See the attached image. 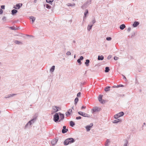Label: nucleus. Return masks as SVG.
I'll list each match as a JSON object with an SVG mask.
<instances>
[{
	"instance_id": "1",
	"label": "nucleus",
	"mask_w": 146,
	"mask_h": 146,
	"mask_svg": "<svg viewBox=\"0 0 146 146\" xmlns=\"http://www.w3.org/2000/svg\"><path fill=\"white\" fill-rule=\"evenodd\" d=\"M75 140L73 138H69L66 139L64 142V145H68L70 143H73L75 142Z\"/></svg>"
},
{
	"instance_id": "2",
	"label": "nucleus",
	"mask_w": 146,
	"mask_h": 146,
	"mask_svg": "<svg viewBox=\"0 0 146 146\" xmlns=\"http://www.w3.org/2000/svg\"><path fill=\"white\" fill-rule=\"evenodd\" d=\"M36 120V117H35L33 119L29 121L26 125L25 127H27L29 125H31Z\"/></svg>"
},
{
	"instance_id": "3",
	"label": "nucleus",
	"mask_w": 146,
	"mask_h": 146,
	"mask_svg": "<svg viewBox=\"0 0 146 146\" xmlns=\"http://www.w3.org/2000/svg\"><path fill=\"white\" fill-rule=\"evenodd\" d=\"M124 114V112L123 111L120 112L119 113L115 114L114 116V117L115 119H117L119 117L123 116Z\"/></svg>"
},
{
	"instance_id": "4",
	"label": "nucleus",
	"mask_w": 146,
	"mask_h": 146,
	"mask_svg": "<svg viewBox=\"0 0 146 146\" xmlns=\"http://www.w3.org/2000/svg\"><path fill=\"white\" fill-rule=\"evenodd\" d=\"M59 119V116L58 113H56L54 116L53 120L55 122H57Z\"/></svg>"
},
{
	"instance_id": "5",
	"label": "nucleus",
	"mask_w": 146,
	"mask_h": 146,
	"mask_svg": "<svg viewBox=\"0 0 146 146\" xmlns=\"http://www.w3.org/2000/svg\"><path fill=\"white\" fill-rule=\"evenodd\" d=\"M78 113L79 115L83 116L84 117H89L90 115H88L86 113L84 112H83L82 111H78Z\"/></svg>"
},
{
	"instance_id": "6",
	"label": "nucleus",
	"mask_w": 146,
	"mask_h": 146,
	"mask_svg": "<svg viewBox=\"0 0 146 146\" xmlns=\"http://www.w3.org/2000/svg\"><path fill=\"white\" fill-rule=\"evenodd\" d=\"M93 123H91L90 125H88L85 127V128L86 129V130L87 131H90L91 129V128L93 126Z\"/></svg>"
},
{
	"instance_id": "7",
	"label": "nucleus",
	"mask_w": 146,
	"mask_h": 146,
	"mask_svg": "<svg viewBox=\"0 0 146 146\" xmlns=\"http://www.w3.org/2000/svg\"><path fill=\"white\" fill-rule=\"evenodd\" d=\"M103 96L101 95H99L98 98L99 101L101 103L104 104L105 102V101L104 100H102V97Z\"/></svg>"
},
{
	"instance_id": "8",
	"label": "nucleus",
	"mask_w": 146,
	"mask_h": 146,
	"mask_svg": "<svg viewBox=\"0 0 146 146\" xmlns=\"http://www.w3.org/2000/svg\"><path fill=\"white\" fill-rule=\"evenodd\" d=\"M101 108H99L97 107H94L93 108L92 110L94 112L99 111H100Z\"/></svg>"
},
{
	"instance_id": "9",
	"label": "nucleus",
	"mask_w": 146,
	"mask_h": 146,
	"mask_svg": "<svg viewBox=\"0 0 146 146\" xmlns=\"http://www.w3.org/2000/svg\"><path fill=\"white\" fill-rule=\"evenodd\" d=\"M22 3H19L17 4L16 5H15L13 7V8L16 9H19L22 6Z\"/></svg>"
},
{
	"instance_id": "10",
	"label": "nucleus",
	"mask_w": 146,
	"mask_h": 146,
	"mask_svg": "<svg viewBox=\"0 0 146 146\" xmlns=\"http://www.w3.org/2000/svg\"><path fill=\"white\" fill-rule=\"evenodd\" d=\"M58 113L60 115V119L59 120V121L60 122L61 121H62L64 119V115L63 114L61 113L60 112H59Z\"/></svg>"
},
{
	"instance_id": "11",
	"label": "nucleus",
	"mask_w": 146,
	"mask_h": 146,
	"mask_svg": "<svg viewBox=\"0 0 146 146\" xmlns=\"http://www.w3.org/2000/svg\"><path fill=\"white\" fill-rule=\"evenodd\" d=\"M63 129L62 130V132L63 133H64L67 132L68 130L66 128V126H63Z\"/></svg>"
},
{
	"instance_id": "12",
	"label": "nucleus",
	"mask_w": 146,
	"mask_h": 146,
	"mask_svg": "<svg viewBox=\"0 0 146 146\" xmlns=\"http://www.w3.org/2000/svg\"><path fill=\"white\" fill-rule=\"evenodd\" d=\"M88 7V3L86 2V3L84 4L81 7L83 9H84L85 8L87 7Z\"/></svg>"
},
{
	"instance_id": "13",
	"label": "nucleus",
	"mask_w": 146,
	"mask_h": 146,
	"mask_svg": "<svg viewBox=\"0 0 146 146\" xmlns=\"http://www.w3.org/2000/svg\"><path fill=\"white\" fill-rule=\"evenodd\" d=\"M58 141V139H55L51 141V143L53 145H54L57 143Z\"/></svg>"
},
{
	"instance_id": "14",
	"label": "nucleus",
	"mask_w": 146,
	"mask_h": 146,
	"mask_svg": "<svg viewBox=\"0 0 146 146\" xmlns=\"http://www.w3.org/2000/svg\"><path fill=\"white\" fill-rule=\"evenodd\" d=\"M29 18L31 20L32 23L33 24L36 19L35 17L33 16H30Z\"/></svg>"
},
{
	"instance_id": "15",
	"label": "nucleus",
	"mask_w": 146,
	"mask_h": 146,
	"mask_svg": "<svg viewBox=\"0 0 146 146\" xmlns=\"http://www.w3.org/2000/svg\"><path fill=\"white\" fill-rule=\"evenodd\" d=\"M139 23L137 21H135L133 25V26L134 27H136L139 25Z\"/></svg>"
},
{
	"instance_id": "16",
	"label": "nucleus",
	"mask_w": 146,
	"mask_h": 146,
	"mask_svg": "<svg viewBox=\"0 0 146 146\" xmlns=\"http://www.w3.org/2000/svg\"><path fill=\"white\" fill-rule=\"evenodd\" d=\"M72 111V110L71 109H69L67 112L66 113V115L67 116H68V115L70 114V113Z\"/></svg>"
},
{
	"instance_id": "17",
	"label": "nucleus",
	"mask_w": 146,
	"mask_h": 146,
	"mask_svg": "<svg viewBox=\"0 0 146 146\" xmlns=\"http://www.w3.org/2000/svg\"><path fill=\"white\" fill-rule=\"evenodd\" d=\"M92 26V24H90V25H88L87 27L88 30L89 31H90L91 29Z\"/></svg>"
},
{
	"instance_id": "18",
	"label": "nucleus",
	"mask_w": 146,
	"mask_h": 146,
	"mask_svg": "<svg viewBox=\"0 0 146 146\" xmlns=\"http://www.w3.org/2000/svg\"><path fill=\"white\" fill-rule=\"evenodd\" d=\"M90 63V60L88 59H86V62H85V64L87 66H88L89 65V63Z\"/></svg>"
},
{
	"instance_id": "19",
	"label": "nucleus",
	"mask_w": 146,
	"mask_h": 146,
	"mask_svg": "<svg viewBox=\"0 0 146 146\" xmlns=\"http://www.w3.org/2000/svg\"><path fill=\"white\" fill-rule=\"evenodd\" d=\"M121 121V120L120 119H117L114 120L113 122L114 123H117Z\"/></svg>"
},
{
	"instance_id": "20",
	"label": "nucleus",
	"mask_w": 146,
	"mask_h": 146,
	"mask_svg": "<svg viewBox=\"0 0 146 146\" xmlns=\"http://www.w3.org/2000/svg\"><path fill=\"white\" fill-rule=\"evenodd\" d=\"M125 27V25L122 24L120 26L119 28L121 30H123Z\"/></svg>"
},
{
	"instance_id": "21",
	"label": "nucleus",
	"mask_w": 146,
	"mask_h": 146,
	"mask_svg": "<svg viewBox=\"0 0 146 146\" xmlns=\"http://www.w3.org/2000/svg\"><path fill=\"white\" fill-rule=\"evenodd\" d=\"M17 12V11L15 9H13L11 11L12 14L13 15Z\"/></svg>"
},
{
	"instance_id": "22",
	"label": "nucleus",
	"mask_w": 146,
	"mask_h": 146,
	"mask_svg": "<svg viewBox=\"0 0 146 146\" xmlns=\"http://www.w3.org/2000/svg\"><path fill=\"white\" fill-rule=\"evenodd\" d=\"M98 60H102L104 59V56L103 55H99L98 56Z\"/></svg>"
},
{
	"instance_id": "23",
	"label": "nucleus",
	"mask_w": 146,
	"mask_h": 146,
	"mask_svg": "<svg viewBox=\"0 0 146 146\" xmlns=\"http://www.w3.org/2000/svg\"><path fill=\"white\" fill-rule=\"evenodd\" d=\"M58 107L56 106H54L53 107V109L55 112H57L58 111Z\"/></svg>"
},
{
	"instance_id": "24",
	"label": "nucleus",
	"mask_w": 146,
	"mask_h": 146,
	"mask_svg": "<svg viewBox=\"0 0 146 146\" xmlns=\"http://www.w3.org/2000/svg\"><path fill=\"white\" fill-rule=\"evenodd\" d=\"M55 66H53L50 69V71L51 72H54L55 69Z\"/></svg>"
},
{
	"instance_id": "25",
	"label": "nucleus",
	"mask_w": 146,
	"mask_h": 146,
	"mask_svg": "<svg viewBox=\"0 0 146 146\" xmlns=\"http://www.w3.org/2000/svg\"><path fill=\"white\" fill-rule=\"evenodd\" d=\"M66 5L68 6L73 7L75 6V4L74 3H73L72 4L70 3H68Z\"/></svg>"
},
{
	"instance_id": "26",
	"label": "nucleus",
	"mask_w": 146,
	"mask_h": 146,
	"mask_svg": "<svg viewBox=\"0 0 146 146\" xmlns=\"http://www.w3.org/2000/svg\"><path fill=\"white\" fill-rule=\"evenodd\" d=\"M14 43L18 44H22V43L21 42L17 40H15L14 41Z\"/></svg>"
},
{
	"instance_id": "27",
	"label": "nucleus",
	"mask_w": 146,
	"mask_h": 146,
	"mask_svg": "<svg viewBox=\"0 0 146 146\" xmlns=\"http://www.w3.org/2000/svg\"><path fill=\"white\" fill-rule=\"evenodd\" d=\"M88 11L87 9H86V11L84 13V19H83V20H84V18L85 17H86V15H87L88 13Z\"/></svg>"
},
{
	"instance_id": "28",
	"label": "nucleus",
	"mask_w": 146,
	"mask_h": 146,
	"mask_svg": "<svg viewBox=\"0 0 146 146\" xmlns=\"http://www.w3.org/2000/svg\"><path fill=\"white\" fill-rule=\"evenodd\" d=\"M110 87L108 86L106 87L105 89H104V90L105 92H108V91H109L110 90Z\"/></svg>"
},
{
	"instance_id": "29",
	"label": "nucleus",
	"mask_w": 146,
	"mask_h": 146,
	"mask_svg": "<svg viewBox=\"0 0 146 146\" xmlns=\"http://www.w3.org/2000/svg\"><path fill=\"white\" fill-rule=\"evenodd\" d=\"M75 125V123L72 121L70 122V125L71 127H73Z\"/></svg>"
},
{
	"instance_id": "30",
	"label": "nucleus",
	"mask_w": 146,
	"mask_h": 146,
	"mask_svg": "<svg viewBox=\"0 0 146 146\" xmlns=\"http://www.w3.org/2000/svg\"><path fill=\"white\" fill-rule=\"evenodd\" d=\"M110 70L109 68L108 67H106L105 68V72H109Z\"/></svg>"
},
{
	"instance_id": "31",
	"label": "nucleus",
	"mask_w": 146,
	"mask_h": 146,
	"mask_svg": "<svg viewBox=\"0 0 146 146\" xmlns=\"http://www.w3.org/2000/svg\"><path fill=\"white\" fill-rule=\"evenodd\" d=\"M124 87V85H123L122 84H119V85H117V86H113V88H115V87L118 88V87Z\"/></svg>"
},
{
	"instance_id": "32",
	"label": "nucleus",
	"mask_w": 146,
	"mask_h": 146,
	"mask_svg": "<svg viewBox=\"0 0 146 146\" xmlns=\"http://www.w3.org/2000/svg\"><path fill=\"white\" fill-rule=\"evenodd\" d=\"M96 22V21H95V18H94L93 19V20L92 21V22H90V24H94V23H95Z\"/></svg>"
},
{
	"instance_id": "33",
	"label": "nucleus",
	"mask_w": 146,
	"mask_h": 146,
	"mask_svg": "<svg viewBox=\"0 0 146 146\" xmlns=\"http://www.w3.org/2000/svg\"><path fill=\"white\" fill-rule=\"evenodd\" d=\"M78 98L76 97L75 98L74 101H75V104L76 105L78 102Z\"/></svg>"
},
{
	"instance_id": "34",
	"label": "nucleus",
	"mask_w": 146,
	"mask_h": 146,
	"mask_svg": "<svg viewBox=\"0 0 146 146\" xmlns=\"http://www.w3.org/2000/svg\"><path fill=\"white\" fill-rule=\"evenodd\" d=\"M54 0H46L47 3L51 4L53 1Z\"/></svg>"
},
{
	"instance_id": "35",
	"label": "nucleus",
	"mask_w": 146,
	"mask_h": 146,
	"mask_svg": "<svg viewBox=\"0 0 146 146\" xmlns=\"http://www.w3.org/2000/svg\"><path fill=\"white\" fill-rule=\"evenodd\" d=\"M46 7L48 9H50L51 8V6L48 5V4H46Z\"/></svg>"
},
{
	"instance_id": "36",
	"label": "nucleus",
	"mask_w": 146,
	"mask_h": 146,
	"mask_svg": "<svg viewBox=\"0 0 146 146\" xmlns=\"http://www.w3.org/2000/svg\"><path fill=\"white\" fill-rule=\"evenodd\" d=\"M81 60H80V59H78L77 60V62L79 63V65H81L82 64V62H81Z\"/></svg>"
},
{
	"instance_id": "37",
	"label": "nucleus",
	"mask_w": 146,
	"mask_h": 146,
	"mask_svg": "<svg viewBox=\"0 0 146 146\" xmlns=\"http://www.w3.org/2000/svg\"><path fill=\"white\" fill-rule=\"evenodd\" d=\"M15 95V94H9V96H8L7 97H6V98H9L10 97L12 96H14Z\"/></svg>"
},
{
	"instance_id": "38",
	"label": "nucleus",
	"mask_w": 146,
	"mask_h": 146,
	"mask_svg": "<svg viewBox=\"0 0 146 146\" xmlns=\"http://www.w3.org/2000/svg\"><path fill=\"white\" fill-rule=\"evenodd\" d=\"M106 40L108 41L110 40H111V38L110 37H108L106 38Z\"/></svg>"
},
{
	"instance_id": "39",
	"label": "nucleus",
	"mask_w": 146,
	"mask_h": 146,
	"mask_svg": "<svg viewBox=\"0 0 146 146\" xmlns=\"http://www.w3.org/2000/svg\"><path fill=\"white\" fill-rule=\"evenodd\" d=\"M110 142V141L108 139H107L106 141L107 143L105 145L106 146H108V143Z\"/></svg>"
},
{
	"instance_id": "40",
	"label": "nucleus",
	"mask_w": 146,
	"mask_h": 146,
	"mask_svg": "<svg viewBox=\"0 0 146 146\" xmlns=\"http://www.w3.org/2000/svg\"><path fill=\"white\" fill-rule=\"evenodd\" d=\"M128 143V142L127 140L126 141V143L124 144L123 146H127V145Z\"/></svg>"
},
{
	"instance_id": "41",
	"label": "nucleus",
	"mask_w": 146,
	"mask_h": 146,
	"mask_svg": "<svg viewBox=\"0 0 146 146\" xmlns=\"http://www.w3.org/2000/svg\"><path fill=\"white\" fill-rule=\"evenodd\" d=\"M71 53L70 52V51H68L66 53V54L67 55H71Z\"/></svg>"
},
{
	"instance_id": "42",
	"label": "nucleus",
	"mask_w": 146,
	"mask_h": 146,
	"mask_svg": "<svg viewBox=\"0 0 146 146\" xmlns=\"http://www.w3.org/2000/svg\"><path fill=\"white\" fill-rule=\"evenodd\" d=\"M10 28L11 29L14 30H15L16 29H15V28L14 27H10Z\"/></svg>"
},
{
	"instance_id": "43",
	"label": "nucleus",
	"mask_w": 146,
	"mask_h": 146,
	"mask_svg": "<svg viewBox=\"0 0 146 146\" xmlns=\"http://www.w3.org/2000/svg\"><path fill=\"white\" fill-rule=\"evenodd\" d=\"M6 17H4L2 19L3 21H5L6 20Z\"/></svg>"
},
{
	"instance_id": "44",
	"label": "nucleus",
	"mask_w": 146,
	"mask_h": 146,
	"mask_svg": "<svg viewBox=\"0 0 146 146\" xmlns=\"http://www.w3.org/2000/svg\"><path fill=\"white\" fill-rule=\"evenodd\" d=\"M81 118V117L80 116L76 117V119L77 120L80 119Z\"/></svg>"
},
{
	"instance_id": "45",
	"label": "nucleus",
	"mask_w": 146,
	"mask_h": 146,
	"mask_svg": "<svg viewBox=\"0 0 146 146\" xmlns=\"http://www.w3.org/2000/svg\"><path fill=\"white\" fill-rule=\"evenodd\" d=\"M81 93L79 92H78L77 94V96L78 97H79L80 96Z\"/></svg>"
},
{
	"instance_id": "46",
	"label": "nucleus",
	"mask_w": 146,
	"mask_h": 146,
	"mask_svg": "<svg viewBox=\"0 0 146 146\" xmlns=\"http://www.w3.org/2000/svg\"><path fill=\"white\" fill-rule=\"evenodd\" d=\"M119 58L116 56H114V59L115 60H117Z\"/></svg>"
},
{
	"instance_id": "47",
	"label": "nucleus",
	"mask_w": 146,
	"mask_h": 146,
	"mask_svg": "<svg viewBox=\"0 0 146 146\" xmlns=\"http://www.w3.org/2000/svg\"><path fill=\"white\" fill-rule=\"evenodd\" d=\"M84 59V57L82 56H81L80 58L79 59L81 60H82Z\"/></svg>"
},
{
	"instance_id": "48",
	"label": "nucleus",
	"mask_w": 146,
	"mask_h": 146,
	"mask_svg": "<svg viewBox=\"0 0 146 146\" xmlns=\"http://www.w3.org/2000/svg\"><path fill=\"white\" fill-rule=\"evenodd\" d=\"M3 11L1 9H0V14H1L3 13Z\"/></svg>"
},
{
	"instance_id": "49",
	"label": "nucleus",
	"mask_w": 146,
	"mask_h": 146,
	"mask_svg": "<svg viewBox=\"0 0 146 146\" xmlns=\"http://www.w3.org/2000/svg\"><path fill=\"white\" fill-rule=\"evenodd\" d=\"M5 5H2L1 6V9H5Z\"/></svg>"
},
{
	"instance_id": "50",
	"label": "nucleus",
	"mask_w": 146,
	"mask_h": 146,
	"mask_svg": "<svg viewBox=\"0 0 146 146\" xmlns=\"http://www.w3.org/2000/svg\"><path fill=\"white\" fill-rule=\"evenodd\" d=\"M122 76L123 77V79H125L126 81V77H125V76L123 75V74L122 75Z\"/></svg>"
},
{
	"instance_id": "51",
	"label": "nucleus",
	"mask_w": 146,
	"mask_h": 146,
	"mask_svg": "<svg viewBox=\"0 0 146 146\" xmlns=\"http://www.w3.org/2000/svg\"><path fill=\"white\" fill-rule=\"evenodd\" d=\"M131 30V28L130 27H129L127 29V31L128 32H129Z\"/></svg>"
},
{
	"instance_id": "52",
	"label": "nucleus",
	"mask_w": 146,
	"mask_h": 146,
	"mask_svg": "<svg viewBox=\"0 0 146 146\" xmlns=\"http://www.w3.org/2000/svg\"><path fill=\"white\" fill-rule=\"evenodd\" d=\"M111 57V55H109L107 57V58L108 59H110Z\"/></svg>"
},
{
	"instance_id": "53",
	"label": "nucleus",
	"mask_w": 146,
	"mask_h": 146,
	"mask_svg": "<svg viewBox=\"0 0 146 146\" xmlns=\"http://www.w3.org/2000/svg\"><path fill=\"white\" fill-rule=\"evenodd\" d=\"M86 108V106H82V107L81 108V109H85Z\"/></svg>"
},
{
	"instance_id": "54",
	"label": "nucleus",
	"mask_w": 146,
	"mask_h": 146,
	"mask_svg": "<svg viewBox=\"0 0 146 146\" xmlns=\"http://www.w3.org/2000/svg\"><path fill=\"white\" fill-rule=\"evenodd\" d=\"M91 2V0H90L89 1H88L87 2L88 3H90Z\"/></svg>"
},
{
	"instance_id": "55",
	"label": "nucleus",
	"mask_w": 146,
	"mask_h": 146,
	"mask_svg": "<svg viewBox=\"0 0 146 146\" xmlns=\"http://www.w3.org/2000/svg\"><path fill=\"white\" fill-rule=\"evenodd\" d=\"M145 125V123L144 122L143 123V125L142 126V127H143L144 125Z\"/></svg>"
},
{
	"instance_id": "56",
	"label": "nucleus",
	"mask_w": 146,
	"mask_h": 146,
	"mask_svg": "<svg viewBox=\"0 0 146 146\" xmlns=\"http://www.w3.org/2000/svg\"><path fill=\"white\" fill-rule=\"evenodd\" d=\"M37 0H35L34 1V3H36L37 2Z\"/></svg>"
},
{
	"instance_id": "57",
	"label": "nucleus",
	"mask_w": 146,
	"mask_h": 146,
	"mask_svg": "<svg viewBox=\"0 0 146 146\" xmlns=\"http://www.w3.org/2000/svg\"><path fill=\"white\" fill-rule=\"evenodd\" d=\"M76 55H74V58H75L76 57Z\"/></svg>"
},
{
	"instance_id": "58",
	"label": "nucleus",
	"mask_w": 146,
	"mask_h": 146,
	"mask_svg": "<svg viewBox=\"0 0 146 146\" xmlns=\"http://www.w3.org/2000/svg\"><path fill=\"white\" fill-rule=\"evenodd\" d=\"M73 42H75V41L74 40V41H73Z\"/></svg>"
}]
</instances>
